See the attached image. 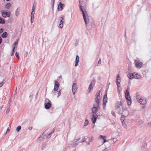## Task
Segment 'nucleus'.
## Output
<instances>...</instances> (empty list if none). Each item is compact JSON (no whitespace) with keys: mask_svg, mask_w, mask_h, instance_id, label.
Segmentation results:
<instances>
[{"mask_svg":"<svg viewBox=\"0 0 151 151\" xmlns=\"http://www.w3.org/2000/svg\"><path fill=\"white\" fill-rule=\"evenodd\" d=\"M80 10L82 12V14L85 24H88L89 22V19L88 16L86 14H87V12L85 9L84 7L81 5H80Z\"/></svg>","mask_w":151,"mask_h":151,"instance_id":"nucleus-1","label":"nucleus"},{"mask_svg":"<svg viewBox=\"0 0 151 151\" xmlns=\"http://www.w3.org/2000/svg\"><path fill=\"white\" fill-rule=\"evenodd\" d=\"M129 87H128L125 93V97L127 100V103L129 106H130L132 104V100L129 91Z\"/></svg>","mask_w":151,"mask_h":151,"instance_id":"nucleus-2","label":"nucleus"},{"mask_svg":"<svg viewBox=\"0 0 151 151\" xmlns=\"http://www.w3.org/2000/svg\"><path fill=\"white\" fill-rule=\"evenodd\" d=\"M99 103L95 102L94 104L92 109V112L94 114H96V113L97 112V111L99 109Z\"/></svg>","mask_w":151,"mask_h":151,"instance_id":"nucleus-3","label":"nucleus"},{"mask_svg":"<svg viewBox=\"0 0 151 151\" xmlns=\"http://www.w3.org/2000/svg\"><path fill=\"white\" fill-rule=\"evenodd\" d=\"M127 76L129 79H131L133 78L140 79L142 78L141 76L137 73L135 74V73H129L128 74Z\"/></svg>","mask_w":151,"mask_h":151,"instance_id":"nucleus-4","label":"nucleus"},{"mask_svg":"<svg viewBox=\"0 0 151 151\" xmlns=\"http://www.w3.org/2000/svg\"><path fill=\"white\" fill-rule=\"evenodd\" d=\"M95 83L96 80L94 78H93V80L91 81L89 86L88 89V93H90L91 90L93 89V86H95Z\"/></svg>","mask_w":151,"mask_h":151,"instance_id":"nucleus-5","label":"nucleus"},{"mask_svg":"<svg viewBox=\"0 0 151 151\" xmlns=\"http://www.w3.org/2000/svg\"><path fill=\"white\" fill-rule=\"evenodd\" d=\"M64 17L63 16H62L60 17L59 18V20H60V23L59 24V27L60 28H62L63 26V23L65 21L64 19Z\"/></svg>","mask_w":151,"mask_h":151,"instance_id":"nucleus-6","label":"nucleus"},{"mask_svg":"<svg viewBox=\"0 0 151 151\" xmlns=\"http://www.w3.org/2000/svg\"><path fill=\"white\" fill-rule=\"evenodd\" d=\"M100 91L98 92L96 95V98L95 99V102H97L98 103H100Z\"/></svg>","mask_w":151,"mask_h":151,"instance_id":"nucleus-7","label":"nucleus"},{"mask_svg":"<svg viewBox=\"0 0 151 151\" xmlns=\"http://www.w3.org/2000/svg\"><path fill=\"white\" fill-rule=\"evenodd\" d=\"M139 103L141 104L144 105L145 104L147 103L146 99L144 97H142L140 98L139 99Z\"/></svg>","mask_w":151,"mask_h":151,"instance_id":"nucleus-8","label":"nucleus"},{"mask_svg":"<svg viewBox=\"0 0 151 151\" xmlns=\"http://www.w3.org/2000/svg\"><path fill=\"white\" fill-rule=\"evenodd\" d=\"M81 138H79L77 139H73L72 142V145H73L76 146L78 145L79 144V142L77 143V142L80 140Z\"/></svg>","mask_w":151,"mask_h":151,"instance_id":"nucleus-9","label":"nucleus"},{"mask_svg":"<svg viewBox=\"0 0 151 151\" xmlns=\"http://www.w3.org/2000/svg\"><path fill=\"white\" fill-rule=\"evenodd\" d=\"M135 64L137 68H140L142 65L143 63L142 62L139 63L138 61L136 60L135 61Z\"/></svg>","mask_w":151,"mask_h":151,"instance_id":"nucleus-10","label":"nucleus"},{"mask_svg":"<svg viewBox=\"0 0 151 151\" xmlns=\"http://www.w3.org/2000/svg\"><path fill=\"white\" fill-rule=\"evenodd\" d=\"M116 111L119 114H122L123 111V109L122 108L120 107L115 108Z\"/></svg>","mask_w":151,"mask_h":151,"instance_id":"nucleus-11","label":"nucleus"},{"mask_svg":"<svg viewBox=\"0 0 151 151\" xmlns=\"http://www.w3.org/2000/svg\"><path fill=\"white\" fill-rule=\"evenodd\" d=\"M59 86L60 85L58 81H56L55 82L54 88L53 89L54 91H57L58 89Z\"/></svg>","mask_w":151,"mask_h":151,"instance_id":"nucleus-12","label":"nucleus"},{"mask_svg":"<svg viewBox=\"0 0 151 151\" xmlns=\"http://www.w3.org/2000/svg\"><path fill=\"white\" fill-rule=\"evenodd\" d=\"M98 117V116L97 114H93L91 119L93 124H95L96 122Z\"/></svg>","mask_w":151,"mask_h":151,"instance_id":"nucleus-13","label":"nucleus"},{"mask_svg":"<svg viewBox=\"0 0 151 151\" xmlns=\"http://www.w3.org/2000/svg\"><path fill=\"white\" fill-rule=\"evenodd\" d=\"M64 6V4H62L61 2H60L58 5V11H61L63 10V7Z\"/></svg>","mask_w":151,"mask_h":151,"instance_id":"nucleus-14","label":"nucleus"},{"mask_svg":"<svg viewBox=\"0 0 151 151\" xmlns=\"http://www.w3.org/2000/svg\"><path fill=\"white\" fill-rule=\"evenodd\" d=\"M51 104L50 102L45 103V108L47 109H49L51 106Z\"/></svg>","mask_w":151,"mask_h":151,"instance_id":"nucleus-15","label":"nucleus"},{"mask_svg":"<svg viewBox=\"0 0 151 151\" xmlns=\"http://www.w3.org/2000/svg\"><path fill=\"white\" fill-rule=\"evenodd\" d=\"M107 98H103V108L104 109H105L106 103L107 102Z\"/></svg>","mask_w":151,"mask_h":151,"instance_id":"nucleus-16","label":"nucleus"},{"mask_svg":"<svg viewBox=\"0 0 151 151\" xmlns=\"http://www.w3.org/2000/svg\"><path fill=\"white\" fill-rule=\"evenodd\" d=\"M122 104V103L121 102L118 101L116 104L115 105V108H118L121 107Z\"/></svg>","mask_w":151,"mask_h":151,"instance_id":"nucleus-17","label":"nucleus"},{"mask_svg":"<svg viewBox=\"0 0 151 151\" xmlns=\"http://www.w3.org/2000/svg\"><path fill=\"white\" fill-rule=\"evenodd\" d=\"M79 62V57L78 55H77L76 57V60H75V66H76L78 64V63Z\"/></svg>","mask_w":151,"mask_h":151,"instance_id":"nucleus-18","label":"nucleus"},{"mask_svg":"<svg viewBox=\"0 0 151 151\" xmlns=\"http://www.w3.org/2000/svg\"><path fill=\"white\" fill-rule=\"evenodd\" d=\"M76 83H73L72 85V90H76L77 88Z\"/></svg>","mask_w":151,"mask_h":151,"instance_id":"nucleus-19","label":"nucleus"},{"mask_svg":"<svg viewBox=\"0 0 151 151\" xmlns=\"http://www.w3.org/2000/svg\"><path fill=\"white\" fill-rule=\"evenodd\" d=\"M20 11V9L19 8H18L16 11L15 14L16 15L18 16L19 15V12Z\"/></svg>","mask_w":151,"mask_h":151,"instance_id":"nucleus-20","label":"nucleus"},{"mask_svg":"<svg viewBox=\"0 0 151 151\" xmlns=\"http://www.w3.org/2000/svg\"><path fill=\"white\" fill-rule=\"evenodd\" d=\"M1 36L3 38H5L7 36V33L5 32H4L2 35Z\"/></svg>","mask_w":151,"mask_h":151,"instance_id":"nucleus-21","label":"nucleus"},{"mask_svg":"<svg viewBox=\"0 0 151 151\" xmlns=\"http://www.w3.org/2000/svg\"><path fill=\"white\" fill-rule=\"evenodd\" d=\"M5 23L4 19L1 17H0V24H3Z\"/></svg>","mask_w":151,"mask_h":151,"instance_id":"nucleus-22","label":"nucleus"},{"mask_svg":"<svg viewBox=\"0 0 151 151\" xmlns=\"http://www.w3.org/2000/svg\"><path fill=\"white\" fill-rule=\"evenodd\" d=\"M11 4L10 3H8L6 5L5 7L6 9H9L11 6Z\"/></svg>","mask_w":151,"mask_h":151,"instance_id":"nucleus-23","label":"nucleus"},{"mask_svg":"<svg viewBox=\"0 0 151 151\" xmlns=\"http://www.w3.org/2000/svg\"><path fill=\"white\" fill-rule=\"evenodd\" d=\"M125 120V116L124 115H122L121 118V120L122 122H124Z\"/></svg>","mask_w":151,"mask_h":151,"instance_id":"nucleus-24","label":"nucleus"},{"mask_svg":"<svg viewBox=\"0 0 151 151\" xmlns=\"http://www.w3.org/2000/svg\"><path fill=\"white\" fill-rule=\"evenodd\" d=\"M1 14L3 17L4 18H6V17H7V16H6V12L5 11H3L2 12Z\"/></svg>","mask_w":151,"mask_h":151,"instance_id":"nucleus-25","label":"nucleus"},{"mask_svg":"<svg viewBox=\"0 0 151 151\" xmlns=\"http://www.w3.org/2000/svg\"><path fill=\"white\" fill-rule=\"evenodd\" d=\"M89 123V122L87 119H86L85 122L84 123V126H86Z\"/></svg>","mask_w":151,"mask_h":151,"instance_id":"nucleus-26","label":"nucleus"},{"mask_svg":"<svg viewBox=\"0 0 151 151\" xmlns=\"http://www.w3.org/2000/svg\"><path fill=\"white\" fill-rule=\"evenodd\" d=\"M5 80H3L2 81L1 83H0V87H1L3 86V85L5 83Z\"/></svg>","mask_w":151,"mask_h":151,"instance_id":"nucleus-27","label":"nucleus"},{"mask_svg":"<svg viewBox=\"0 0 151 151\" xmlns=\"http://www.w3.org/2000/svg\"><path fill=\"white\" fill-rule=\"evenodd\" d=\"M121 78L120 76V75L119 74H117V76L116 77V82H118V81H120V80Z\"/></svg>","mask_w":151,"mask_h":151,"instance_id":"nucleus-28","label":"nucleus"},{"mask_svg":"<svg viewBox=\"0 0 151 151\" xmlns=\"http://www.w3.org/2000/svg\"><path fill=\"white\" fill-rule=\"evenodd\" d=\"M36 7V4H35H35L34 3L33 5V6H32V12H35Z\"/></svg>","mask_w":151,"mask_h":151,"instance_id":"nucleus-29","label":"nucleus"},{"mask_svg":"<svg viewBox=\"0 0 151 151\" xmlns=\"http://www.w3.org/2000/svg\"><path fill=\"white\" fill-rule=\"evenodd\" d=\"M11 102H12L11 99H9V101L8 103V105H7V107H10V106H11L10 103Z\"/></svg>","mask_w":151,"mask_h":151,"instance_id":"nucleus-30","label":"nucleus"},{"mask_svg":"<svg viewBox=\"0 0 151 151\" xmlns=\"http://www.w3.org/2000/svg\"><path fill=\"white\" fill-rule=\"evenodd\" d=\"M87 137L86 136H84L82 138V140L83 141V142H85L86 139H87Z\"/></svg>","mask_w":151,"mask_h":151,"instance_id":"nucleus-31","label":"nucleus"},{"mask_svg":"<svg viewBox=\"0 0 151 151\" xmlns=\"http://www.w3.org/2000/svg\"><path fill=\"white\" fill-rule=\"evenodd\" d=\"M21 127L20 126H18L16 129V130L17 132H19L20 131L21 129Z\"/></svg>","mask_w":151,"mask_h":151,"instance_id":"nucleus-32","label":"nucleus"},{"mask_svg":"<svg viewBox=\"0 0 151 151\" xmlns=\"http://www.w3.org/2000/svg\"><path fill=\"white\" fill-rule=\"evenodd\" d=\"M15 48V47H13L12 49V52L11 55V56H13L14 55V49Z\"/></svg>","mask_w":151,"mask_h":151,"instance_id":"nucleus-33","label":"nucleus"},{"mask_svg":"<svg viewBox=\"0 0 151 151\" xmlns=\"http://www.w3.org/2000/svg\"><path fill=\"white\" fill-rule=\"evenodd\" d=\"M122 122V125L123 127H124V128H126L127 126V125L124 122Z\"/></svg>","mask_w":151,"mask_h":151,"instance_id":"nucleus-34","label":"nucleus"},{"mask_svg":"<svg viewBox=\"0 0 151 151\" xmlns=\"http://www.w3.org/2000/svg\"><path fill=\"white\" fill-rule=\"evenodd\" d=\"M57 92H58V93L57 97L58 98L61 95V90H59Z\"/></svg>","mask_w":151,"mask_h":151,"instance_id":"nucleus-35","label":"nucleus"},{"mask_svg":"<svg viewBox=\"0 0 151 151\" xmlns=\"http://www.w3.org/2000/svg\"><path fill=\"white\" fill-rule=\"evenodd\" d=\"M7 109L6 110V114H8L9 113V112L10 111V107H7Z\"/></svg>","mask_w":151,"mask_h":151,"instance_id":"nucleus-36","label":"nucleus"},{"mask_svg":"<svg viewBox=\"0 0 151 151\" xmlns=\"http://www.w3.org/2000/svg\"><path fill=\"white\" fill-rule=\"evenodd\" d=\"M35 13V12H32H32L31 13V17H34V16Z\"/></svg>","mask_w":151,"mask_h":151,"instance_id":"nucleus-37","label":"nucleus"},{"mask_svg":"<svg viewBox=\"0 0 151 151\" xmlns=\"http://www.w3.org/2000/svg\"><path fill=\"white\" fill-rule=\"evenodd\" d=\"M100 137L103 139H105L106 138V136H103L101 135H100Z\"/></svg>","mask_w":151,"mask_h":151,"instance_id":"nucleus-38","label":"nucleus"},{"mask_svg":"<svg viewBox=\"0 0 151 151\" xmlns=\"http://www.w3.org/2000/svg\"><path fill=\"white\" fill-rule=\"evenodd\" d=\"M18 41H16L13 44V47H15V46L18 44Z\"/></svg>","mask_w":151,"mask_h":151,"instance_id":"nucleus-39","label":"nucleus"},{"mask_svg":"<svg viewBox=\"0 0 151 151\" xmlns=\"http://www.w3.org/2000/svg\"><path fill=\"white\" fill-rule=\"evenodd\" d=\"M6 16H7V17H9L10 16V13H8V12H6Z\"/></svg>","mask_w":151,"mask_h":151,"instance_id":"nucleus-40","label":"nucleus"},{"mask_svg":"<svg viewBox=\"0 0 151 151\" xmlns=\"http://www.w3.org/2000/svg\"><path fill=\"white\" fill-rule=\"evenodd\" d=\"M101 59L100 58H99V61L98 62L97 66H98L99 65L101 64Z\"/></svg>","mask_w":151,"mask_h":151,"instance_id":"nucleus-41","label":"nucleus"},{"mask_svg":"<svg viewBox=\"0 0 151 151\" xmlns=\"http://www.w3.org/2000/svg\"><path fill=\"white\" fill-rule=\"evenodd\" d=\"M55 2V0H52V7H54Z\"/></svg>","mask_w":151,"mask_h":151,"instance_id":"nucleus-42","label":"nucleus"},{"mask_svg":"<svg viewBox=\"0 0 151 151\" xmlns=\"http://www.w3.org/2000/svg\"><path fill=\"white\" fill-rule=\"evenodd\" d=\"M34 17H31L30 22L31 23H33Z\"/></svg>","mask_w":151,"mask_h":151,"instance_id":"nucleus-43","label":"nucleus"},{"mask_svg":"<svg viewBox=\"0 0 151 151\" xmlns=\"http://www.w3.org/2000/svg\"><path fill=\"white\" fill-rule=\"evenodd\" d=\"M111 114L114 116H115L116 114L114 111H111Z\"/></svg>","mask_w":151,"mask_h":151,"instance_id":"nucleus-44","label":"nucleus"},{"mask_svg":"<svg viewBox=\"0 0 151 151\" xmlns=\"http://www.w3.org/2000/svg\"><path fill=\"white\" fill-rule=\"evenodd\" d=\"M4 31V29L3 28H1L0 29V34L2 33Z\"/></svg>","mask_w":151,"mask_h":151,"instance_id":"nucleus-45","label":"nucleus"},{"mask_svg":"<svg viewBox=\"0 0 151 151\" xmlns=\"http://www.w3.org/2000/svg\"><path fill=\"white\" fill-rule=\"evenodd\" d=\"M15 55L17 57L19 58V54L17 52H16Z\"/></svg>","mask_w":151,"mask_h":151,"instance_id":"nucleus-46","label":"nucleus"},{"mask_svg":"<svg viewBox=\"0 0 151 151\" xmlns=\"http://www.w3.org/2000/svg\"><path fill=\"white\" fill-rule=\"evenodd\" d=\"M136 98L137 100L139 101V99H139V96L138 95L137 96Z\"/></svg>","mask_w":151,"mask_h":151,"instance_id":"nucleus-47","label":"nucleus"},{"mask_svg":"<svg viewBox=\"0 0 151 151\" xmlns=\"http://www.w3.org/2000/svg\"><path fill=\"white\" fill-rule=\"evenodd\" d=\"M76 91V90H72V91L73 93V95H74L75 94Z\"/></svg>","mask_w":151,"mask_h":151,"instance_id":"nucleus-48","label":"nucleus"},{"mask_svg":"<svg viewBox=\"0 0 151 151\" xmlns=\"http://www.w3.org/2000/svg\"><path fill=\"white\" fill-rule=\"evenodd\" d=\"M32 129V127H29L28 128V129H29L30 130H31Z\"/></svg>","mask_w":151,"mask_h":151,"instance_id":"nucleus-49","label":"nucleus"},{"mask_svg":"<svg viewBox=\"0 0 151 151\" xmlns=\"http://www.w3.org/2000/svg\"><path fill=\"white\" fill-rule=\"evenodd\" d=\"M2 41V40L1 37H0V44L1 43Z\"/></svg>","mask_w":151,"mask_h":151,"instance_id":"nucleus-50","label":"nucleus"},{"mask_svg":"<svg viewBox=\"0 0 151 151\" xmlns=\"http://www.w3.org/2000/svg\"><path fill=\"white\" fill-rule=\"evenodd\" d=\"M118 83L116 82V84H120V80L118 81Z\"/></svg>","mask_w":151,"mask_h":151,"instance_id":"nucleus-51","label":"nucleus"},{"mask_svg":"<svg viewBox=\"0 0 151 151\" xmlns=\"http://www.w3.org/2000/svg\"><path fill=\"white\" fill-rule=\"evenodd\" d=\"M117 84V86L118 88H119V87H120V86L119 85V84ZM118 92L119 91V89H118Z\"/></svg>","mask_w":151,"mask_h":151,"instance_id":"nucleus-52","label":"nucleus"},{"mask_svg":"<svg viewBox=\"0 0 151 151\" xmlns=\"http://www.w3.org/2000/svg\"><path fill=\"white\" fill-rule=\"evenodd\" d=\"M104 141L103 143V144H104L105 142H106L108 141V140H106V138L105 139H104Z\"/></svg>","mask_w":151,"mask_h":151,"instance_id":"nucleus-53","label":"nucleus"},{"mask_svg":"<svg viewBox=\"0 0 151 151\" xmlns=\"http://www.w3.org/2000/svg\"><path fill=\"white\" fill-rule=\"evenodd\" d=\"M55 130L54 129H53L50 132L52 134H53L55 132Z\"/></svg>","mask_w":151,"mask_h":151,"instance_id":"nucleus-54","label":"nucleus"},{"mask_svg":"<svg viewBox=\"0 0 151 151\" xmlns=\"http://www.w3.org/2000/svg\"><path fill=\"white\" fill-rule=\"evenodd\" d=\"M51 136V135H50V134H47V137H50Z\"/></svg>","mask_w":151,"mask_h":151,"instance_id":"nucleus-55","label":"nucleus"},{"mask_svg":"<svg viewBox=\"0 0 151 151\" xmlns=\"http://www.w3.org/2000/svg\"><path fill=\"white\" fill-rule=\"evenodd\" d=\"M107 98V94H106L105 95H104V98Z\"/></svg>","mask_w":151,"mask_h":151,"instance_id":"nucleus-56","label":"nucleus"},{"mask_svg":"<svg viewBox=\"0 0 151 151\" xmlns=\"http://www.w3.org/2000/svg\"><path fill=\"white\" fill-rule=\"evenodd\" d=\"M10 130V129L9 128H8L6 131V133L8 132Z\"/></svg>","mask_w":151,"mask_h":151,"instance_id":"nucleus-57","label":"nucleus"},{"mask_svg":"<svg viewBox=\"0 0 151 151\" xmlns=\"http://www.w3.org/2000/svg\"><path fill=\"white\" fill-rule=\"evenodd\" d=\"M86 143L87 144V145H89L90 144V143L88 142H86Z\"/></svg>","mask_w":151,"mask_h":151,"instance_id":"nucleus-58","label":"nucleus"},{"mask_svg":"<svg viewBox=\"0 0 151 151\" xmlns=\"http://www.w3.org/2000/svg\"><path fill=\"white\" fill-rule=\"evenodd\" d=\"M148 124L151 126V122H149Z\"/></svg>","mask_w":151,"mask_h":151,"instance_id":"nucleus-59","label":"nucleus"},{"mask_svg":"<svg viewBox=\"0 0 151 151\" xmlns=\"http://www.w3.org/2000/svg\"><path fill=\"white\" fill-rule=\"evenodd\" d=\"M33 96V94H31L30 96H29V97L30 98L31 96Z\"/></svg>","mask_w":151,"mask_h":151,"instance_id":"nucleus-60","label":"nucleus"},{"mask_svg":"<svg viewBox=\"0 0 151 151\" xmlns=\"http://www.w3.org/2000/svg\"><path fill=\"white\" fill-rule=\"evenodd\" d=\"M84 142H83V141L82 140V141H80L79 142H79V143H83Z\"/></svg>","mask_w":151,"mask_h":151,"instance_id":"nucleus-61","label":"nucleus"},{"mask_svg":"<svg viewBox=\"0 0 151 151\" xmlns=\"http://www.w3.org/2000/svg\"><path fill=\"white\" fill-rule=\"evenodd\" d=\"M37 93H37V94H36V98H37Z\"/></svg>","mask_w":151,"mask_h":151,"instance_id":"nucleus-62","label":"nucleus"},{"mask_svg":"<svg viewBox=\"0 0 151 151\" xmlns=\"http://www.w3.org/2000/svg\"><path fill=\"white\" fill-rule=\"evenodd\" d=\"M50 134V135H51L52 134L51 133V132H50L49 133Z\"/></svg>","mask_w":151,"mask_h":151,"instance_id":"nucleus-63","label":"nucleus"},{"mask_svg":"<svg viewBox=\"0 0 151 151\" xmlns=\"http://www.w3.org/2000/svg\"><path fill=\"white\" fill-rule=\"evenodd\" d=\"M108 64H109H109H110V62H108Z\"/></svg>","mask_w":151,"mask_h":151,"instance_id":"nucleus-64","label":"nucleus"}]
</instances>
